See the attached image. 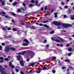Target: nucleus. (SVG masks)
Returning a JSON list of instances; mask_svg holds the SVG:
<instances>
[{
  "label": "nucleus",
  "instance_id": "nucleus-1",
  "mask_svg": "<svg viewBox=\"0 0 74 74\" xmlns=\"http://www.w3.org/2000/svg\"><path fill=\"white\" fill-rule=\"evenodd\" d=\"M5 70L4 69L2 68L1 65H0V72H1V74H7L5 73Z\"/></svg>",
  "mask_w": 74,
  "mask_h": 74
},
{
  "label": "nucleus",
  "instance_id": "nucleus-2",
  "mask_svg": "<svg viewBox=\"0 0 74 74\" xmlns=\"http://www.w3.org/2000/svg\"><path fill=\"white\" fill-rule=\"evenodd\" d=\"M62 25L64 27L66 28L68 27H71L72 26V25L71 24H62Z\"/></svg>",
  "mask_w": 74,
  "mask_h": 74
},
{
  "label": "nucleus",
  "instance_id": "nucleus-3",
  "mask_svg": "<svg viewBox=\"0 0 74 74\" xmlns=\"http://www.w3.org/2000/svg\"><path fill=\"white\" fill-rule=\"evenodd\" d=\"M53 23L54 24V25H62V24L61 23H58L56 21H54V22H53Z\"/></svg>",
  "mask_w": 74,
  "mask_h": 74
},
{
  "label": "nucleus",
  "instance_id": "nucleus-4",
  "mask_svg": "<svg viewBox=\"0 0 74 74\" xmlns=\"http://www.w3.org/2000/svg\"><path fill=\"white\" fill-rule=\"evenodd\" d=\"M20 63L22 67H24V63H23V61L22 60H21L20 62Z\"/></svg>",
  "mask_w": 74,
  "mask_h": 74
},
{
  "label": "nucleus",
  "instance_id": "nucleus-5",
  "mask_svg": "<svg viewBox=\"0 0 74 74\" xmlns=\"http://www.w3.org/2000/svg\"><path fill=\"white\" fill-rule=\"evenodd\" d=\"M10 51V49L8 48H6L4 50L5 52H8Z\"/></svg>",
  "mask_w": 74,
  "mask_h": 74
},
{
  "label": "nucleus",
  "instance_id": "nucleus-6",
  "mask_svg": "<svg viewBox=\"0 0 74 74\" xmlns=\"http://www.w3.org/2000/svg\"><path fill=\"white\" fill-rule=\"evenodd\" d=\"M34 53H31L27 55V56L28 57L29 56H34Z\"/></svg>",
  "mask_w": 74,
  "mask_h": 74
},
{
  "label": "nucleus",
  "instance_id": "nucleus-7",
  "mask_svg": "<svg viewBox=\"0 0 74 74\" xmlns=\"http://www.w3.org/2000/svg\"><path fill=\"white\" fill-rule=\"evenodd\" d=\"M16 58L18 60V61H19V60H20V59H21V56H16Z\"/></svg>",
  "mask_w": 74,
  "mask_h": 74
},
{
  "label": "nucleus",
  "instance_id": "nucleus-8",
  "mask_svg": "<svg viewBox=\"0 0 74 74\" xmlns=\"http://www.w3.org/2000/svg\"><path fill=\"white\" fill-rule=\"evenodd\" d=\"M36 63H37V62H36L34 63H31L30 64V66H34V65H35V64H36Z\"/></svg>",
  "mask_w": 74,
  "mask_h": 74
},
{
  "label": "nucleus",
  "instance_id": "nucleus-9",
  "mask_svg": "<svg viewBox=\"0 0 74 74\" xmlns=\"http://www.w3.org/2000/svg\"><path fill=\"white\" fill-rule=\"evenodd\" d=\"M36 5H37V6H40V4H41V3H40L38 5V1H36Z\"/></svg>",
  "mask_w": 74,
  "mask_h": 74
},
{
  "label": "nucleus",
  "instance_id": "nucleus-10",
  "mask_svg": "<svg viewBox=\"0 0 74 74\" xmlns=\"http://www.w3.org/2000/svg\"><path fill=\"white\" fill-rule=\"evenodd\" d=\"M24 41H25L26 43H27V44H29V41L27 40V39H25L24 40Z\"/></svg>",
  "mask_w": 74,
  "mask_h": 74
},
{
  "label": "nucleus",
  "instance_id": "nucleus-11",
  "mask_svg": "<svg viewBox=\"0 0 74 74\" xmlns=\"http://www.w3.org/2000/svg\"><path fill=\"white\" fill-rule=\"evenodd\" d=\"M49 68H50V67H44V68H43V70H44L45 69H46L47 70H49Z\"/></svg>",
  "mask_w": 74,
  "mask_h": 74
},
{
  "label": "nucleus",
  "instance_id": "nucleus-12",
  "mask_svg": "<svg viewBox=\"0 0 74 74\" xmlns=\"http://www.w3.org/2000/svg\"><path fill=\"white\" fill-rule=\"evenodd\" d=\"M25 53V51H24L23 52H20V53H18V54H20V55H23V54H24Z\"/></svg>",
  "mask_w": 74,
  "mask_h": 74
},
{
  "label": "nucleus",
  "instance_id": "nucleus-13",
  "mask_svg": "<svg viewBox=\"0 0 74 74\" xmlns=\"http://www.w3.org/2000/svg\"><path fill=\"white\" fill-rule=\"evenodd\" d=\"M54 15H55L54 16V17L55 18H57L58 17V15H56L57 14H58V13L57 12H56L54 13Z\"/></svg>",
  "mask_w": 74,
  "mask_h": 74
},
{
  "label": "nucleus",
  "instance_id": "nucleus-14",
  "mask_svg": "<svg viewBox=\"0 0 74 74\" xmlns=\"http://www.w3.org/2000/svg\"><path fill=\"white\" fill-rule=\"evenodd\" d=\"M55 41H56V42H60V40L57 39H55Z\"/></svg>",
  "mask_w": 74,
  "mask_h": 74
},
{
  "label": "nucleus",
  "instance_id": "nucleus-15",
  "mask_svg": "<svg viewBox=\"0 0 74 74\" xmlns=\"http://www.w3.org/2000/svg\"><path fill=\"white\" fill-rule=\"evenodd\" d=\"M28 45V44L26 43H24L22 44V45H23V46H27Z\"/></svg>",
  "mask_w": 74,
  "mask_h": 74
},
{
  "label": "nucleus",
  "instance_id": "nucleus-16",
  "mask_svg": "<svg viewBox=\"0 0 74 74\" xmlns=\"http://www.w3.org/2000/svg\"><path fill=\"white\" fill-rule=\"evenodd\" d=\"M71 19L72 20H74V16L71 15Z\"/></svg>",
  "mask_w": 74,
  "mask_h": 74
},
{
  "label": "nucleus",
  "instance_id": "nucleus-17",
  "mask_svg": "<svg viewBox=\"0 0 74 74\" xmlns=\"http://www.w3.org/2000/svg\"><path fill=\"white\" fill-rule=\"evenodd\" d=\"M12 37V36L11 35H9L6 38H8V39L9 38H11Z\"/></svg>",
  "mask_w": 74,
  "mask_h": 74
},
{
  "label": "nucleus",
  "instance_id": "nucleus-18",
  "mask_svg": "<svg viewBox=\"0 0 74 74\" xmlns=\"http://www.w3.org/2000/svg\"><path fill=\"white\" fill-rule=\"evenodd\" d=\"M2 0H0V1L1 2L2 5H3L4 4V1H2Z\"/></svg>",
  "mask_w": 74,
  "mask_h": 74
},
{
  "label": "nucleus",
  "instance_id": "nucleus-19",
  "mask_svg": "<svg viewBox=\"0 0 74 74\" xmlns=\"http://www.w3.org/2000/svg\"><path fill=\"white\" fill-rule=\"evenodd\" d=\"M43 26H44V27H47V28H49V26L47 25H43Z\"/></svg>",
  "mask_w": 74,
  "mask_h": 74
},
{
  "label": "nucleus",
  "instance_id": "nucleus-20",
  "mask_svg": "<svg viewBox=\"0 0 74 74\" xmlns=\"http://www.w3.org/2000/svg\"><path fill=\"white\" fill-rule=\"evenodd\" d=\"M2 14H3V16H4L5 15V13H4V12H1V13L0 15H2Z\"/></svg>",
  "mask_w": 74,
  "mask_h": 74
},
{
  "label": "nucleus",
  "instance_id": "nucleus-21",
  "mask_svg": "<svg viewBox=\"0 0 74 74\" xmlns=\"http://www.w3.org/2000/svg\"><path fill=\"white\" fill-rule=\"evenodd\" d=\"M29 7H30L31 8V7H33L34 6L32 4H29Z\"/></svg>",
  "mask_w": 74,
  "mask_h": 74
},
{
  "label": "nucleus",
  "instance_id": "nucleus-22",
  "mask_svg": "<svg viewBox=\"0 0 74 74\" xmlns=\"http://www.w3.org/2000/svg\"><path fill=\"white\" fill-rule=\"evenodd\" d=\"M6 27H7V30H11V28L10 27H7V26H6Z\"/></svg>",
  "mask_w": 74,
  "mask_h": 74
},
{
  "label": "nucleus",
  "instance_id": "nucleus-23",
  "mask_svg": "<svg viewBox=\"0 0 74 74\" xmlns=\"http://www.w3.org/2000/svg\"><path fill=\"white\" fill-rule=\"evenodd\" d=\"M11 50H12V51H15V49L13 47H11Z\"/></svg>",
  "mask_w": 74,
  "mask_h": 74
},
{
  "label": "nucleus",
  "instance_id": "nucleus-24",
  "mask_svg": "<svg viewBox=\"0 0 74 74\" xmlns=\"http://www.w3.org/2000/svg\"><path fill=\"white\" fill-rule=\"evenodd\" d=\"M2 30H7V29L5 27H3L2 28Z\"/></svg>",
  "mask_w": 74,
  "mask_h": 74
},
{
  "label": "nucleus",
  "instance_id": "nucleus-25",
  "mask_svg": "<svg viewBox=\"0 0 74 74\" xmlns=\"http://www.w3.org/2000/svg\"><path fill=\"white\" fill-rule=\"evenodd\" d=\"M72 50V49H71V48H70L68 49V51L69 52H70V51H71V50Z\"/></svg>",
  "mask_w": 74,
  "mask_h": 74
},
{
  "label": "nucleus",
  "instance_id": "nucleus-26",
  "mask_svg": "<svg viewBox=\"0 0 74 74\" xmlns=\"http://www.w3.org/2000/svg\"><path fill=\"white\" fill-rule=\"evenodd\" d=\"M36 73H38V74H39V73H41V71H36Z\"/></svg>",
  "mask_w": 74,
  "mask_h": 74
},
{
  "label": "nucleus",
  "instance_id": "nucleus-27",
  "mask_svg": "<svg viewBox=\"0 0 74 74\" xmlns=\"http://www.w3.org/2000/svg\"><path fill=\"white\" fill-rule=\"evenodd\" d=\"M17 4V3L16 2H14V3H13V5H16Z\"/></svg>",
  "mask_w": 74,
  "mask_h": 74
},
{
  "label": "nucleus",
  "instance_id": "nucleus-28",
  "mask_svg": "<svg viewBox=\"0 0 74 74\" xmlns=\"http://www.w3.org/2000/svg\"><path fill=\"white\" fill-rule=\"evenodd\" d=\"M50 34H53V33H54V31L50 32Z\"/></svg>",
  "mask_w": 74,
  "mask_h": 74
},
{
  "label": "nucleus",
  "instance_id": "nucleus-29",
  "mask_svg": "<svg viewBox=\"0 0 74 74\" xmlns=\"http://www.w3.org/2000/svg\"><path fill=\"white\" fill-rule=\"evenodd\" d=\"M10 66V67H11L12 66V63L11 62H10L9 63Z\"/></svg>",
  "mask_w": 74,
  "mask_h": 74
},
{
  "label": "nucleus",
  "instance_id": "nucleus-30",
  "mask_svg": "<svg viewBox=\"0 0 74 74\" xmlns=\"http://www.w3.org/2000/svg\"><path fill=\"white\" fill-rule=\"evenodd\" d=\"M71 55H72V53H68V55L69 56H71Z\"/></svg>",
  "mask_w": 74,
  "mask_h": 74
},
{
  "label": "nucleus",
  "instance_id": "nucleus-31",
  "mask_svg": "<svg viewBox=\"0 0 74 74\" xmlns=\"http://www.w3.org/2000/svg\"><path fill=\"white\" fill-rule=\"evenodd\" d=\"M34 0H32L31 1V2L32 3H34Z\"/></svg>",
  "mask_w": 74,
  "mask_h": 74
},
{
  "label": "nucleus",
  "instance_id": "nucleus-32",
  "mask_svg": "<svg viewBox=\"0 0 74 74\" xmlns=\"http://www.w3.org/2000/svg\"><path fill=\"white\" fill-rule=\"evenodd\" d=\"M5 60L6 61H8V60H9L8 59V58H5Z\"/></svg>",
  "mask_w": 74,
  "mask_h": 74
},
{
  "label": "nucleus",
  "instance_id": "nucleus-33",
  "mask_svg": "<svg viewBox=\"0 0 74 74\" xmlns=\"http://www.w3.org/2000/svg\"><path fill=\"white\" fill-rule=\"evenodd\" d=\"M60 40H61V41H64V40H63V39L62 38H60Z\"/></svg>",
  "mask_w": 74,
  "mask_h": 74
},
{
  "label": "nucleus",
  "instance_id": "nucleus-34",
  "mask_svg": "<svg viewBox=\"0 0 74 74\" xmlns=\"http://www.w3.org/2000/svg\"><path fill=\"white\" fill-rule=\"evenodd\" d=\"M56 59V57H55L54 58H52V59L53 60H55V59Z\"/></svg>",
  "mask_w": 74,
  "mask_h": 74
},
{
  "label": "nucleus",
  "instance_id": "nucleus-35",
  "mask_svg": "<svg viewBox=\"0 0 74 74\" xmlns=\"http://www.w3.org/2000/svg\"><path fill=\"white\" fill-rule=\"evenodd\" d=\"M16 72H19V70L18 69H16Z\"/></svg>",
  "mask_w": 74,
  "mask_h": 74
},
{
  "label": "nucleus",
  "instance_id": "nucleus-36",
  "mask_svg": "<svg viewBox=\"0 0 74 74\" xmlns=\"http://www.w3.org/2000/svg\"><path fill=\"white\" fill-rule=\"evenodd\" d=\"M65 62H70V60H65Z\"/></svg>",
  "mask_w": 74,
  "mask_h": 74
},
{
  "label": "nucleus",
  "instance_id": "nucleus-37",
  "mask_svg": "<svg viewBox=\"0 0 74 74\" xmlns=\"http://www.w3.org/2000/svg\"><path fill=\"white\" fill-rule=\"evenodd\" d=\"M55 72H56L55 70H53L52 71V73L54 74H55Z\"/></svg>",
  "mask_w": 74,
  "mask_h": 74
},
{
  "label": "nucleus",
  "instance_id": "nucleus-38",
  "mask_svg": "<svg viewBox=\"0 0 74 74\" xmlns=\"http://www.w3.org/2000/svg\"><path fill=\"white\" fill-rule=\"evenodd\" d=\"M5 17L6 18H10V17L8 16H5Z\"/></svg>",
  "mask_w": 74,
  "mask_h": 74
},
{
  "label": "nucleus",
  "instance_id": "nucleus-39",
  "mask_svg": "<svg viewBox=\"0 0 74 74\" xmlns=\"http://www.w3.org/2000/svg\"><path fill=\"white\" fill-rule=\"evenodd\" d=\"M4 67L5 68H7V67H8V66H7V65H4Z\"/></svg>",
  "mask_w": 74,
  "mask_h": 74
},
{
  "label": "nucleus",
  "instance_id": "nucleus-40",
  "mask_svg": "<svg viewBox=\"0 0 74 74\" xmlns=\"http://www.w3.org/2000/svg\"><path fill=\"white\" fill-rule=\"evenodd\" d=\"M43 69H41L40 68H39L38 70V71H39V70H43Z\"/></svg>",
  "mask_w": 74,
  "mask_h": 74
},
{
  "label": "nucleus",
  "instance_id": "nucleus-41",
  "mask_svg": "<svg viewBox=\"0 0 74 74\" xmlns=\"http://www.w3.org/2000/svg\"><path fill=\"white\" fill-rule=\"evenodd\" d=\"M47 22H48V21H43V23H47Z\"/></svg>",
  "mask_w": 74,
  "mask_h": 74
},
{
  "label": "nucleus",
  "instance_id": "nucleus-42",
  "mask_svg": "<svg viewBox=\"0 0 74 74\" xmlns=\"http://www.w3.org/2000/svg\"><path fill=\"white\" fill-rule=\"evenodd\" d=\"M0 50H2V46H0Z\"/></svg>",
  "mask_w": 74,
  "mask_h": 74
},
{
  "label": "nucleus",
  "instance_id": "nucleus-43",
  "mask_svg": "<svg viewBox=\"0 0 74 74\" xmlns=\"http://www.w3.org/2000/svg\"><path fill=\"white\" fill-rule=\"evenodd\" d=\"M12 14L14 16H15L16 15V14H15L14 12H12Z\"/></svg>",
  "mask_w": 74,
  "mask_h": 74
},
{
  "label": "nucleus",
  "instance_id": "nucleus-44",
  "mask_svg": "<svg viewBox=\"0 0 74 74\" xmlns=\"http://www.w3.org/2000/svg\"><path fill=\"white\" fill-rule=\"evenodd\" d=\"M39 25L40 26H43L44 25H43L42 24L40 23Z\"/></svg>",
  "mask_w": 74,
  "mask_h": 74
},
{
  "label": "nucleus",
  "instance_id": "nucleus-45",
  "mask_svg": "<svg viewBox=\"0 0 74 74\" xmlns=\"http://www.w3.org/2000/svg\"><path fill=\"white\" fill-rule=\"evenodd\" d=\"M62 69L63 70L66 68L65 67H62Z\"/></svg>",
  "mask_w": 74,
  "mask_h": 74
},
{
  "label": "nucleus",
  "instance_id": "nucleus-46",
  "mask_svg": "<svg viewBox=\"0 0 74 74\" xmlns=\"http://www.w3.org/2000/svg\"><path fill=\"white\" fill-rule=\"evenodd\" d=\"M63 17H64V18H66V17H67V16H66V15H64L63 16Z\"/></svg>",
  "mask_w": 74,
  "mask_h": 74
},
{
  "label": "nucleus",
  "instance_id": "nucleus-47",
  "mask_svg": "<svg viewBox=\"0 0 74 74\" xmlns=\"http://www.w3.org/2000/svg\"><path fill=\"white\" fill-rule=\"evenodd\" d=\"M47 41V40L46 39L44 41V43L45 44Z\"/></svg>",
  "mask_w": 74,
  "mask_h": 74
},
{
  "label": "nucleus",
  "instance_id": "nucleus-48",
  "mask_svg": "<svg viewBox=\"0 0 74 74\" xmlns=\"http://www.w3.org/2000/svg\"><path fill=\"white\" fill-rule=\"evenodd\" d=\"M20 73L21 74H24V73L23 72H22V71H20Z\"/></svg>",
  "mask_w": 74,
  "mask_h": 74
},
{
  "label": "nucleus",
  "instance_id": "nucleus-49",
  "mask_svg": "<svg viewBox=\"0 0 74 74\" xmlns=\"http://www.w3.org/2000/svg\"><path fill=\"white\" fill-rule=\"evenodd\" d=\"M0 59H1V60H3V57H0Z\"/></svg>",
  "mask_w": 74,
  "mask_h": 74
},
{
  "label": "nucleus",
  "instance_id": "nucleus-50",
  "mask_svg": "<svg viewBox=\"0 0 74 74\" xmlns=\"http://www.w3.org/2000/svg\"><path fill=\"white\" fill-rule=\"evenodd\" d=\"M64 8H68V6H65Z\"/></svg>",
  "mask_w": 74,
  "mask_h": 74
},
{
  "label": "nucleus",
  "instance_id": "nucleus-51",
  "mask_svg": "<svg viewBox=\"0 0 74 74\" xmlns=\"http://www.w3.org/2000/svg\"><path fill=\"white\" fill-rule=\"evenodd\" d=\"M18 35H21V33H20L19 31H18Z\"/></svg>",
  "mask_w": 74,
  "mask_h": 74
},
{
  "label": "nucleus",
  "instance_id": "nucleus-52",
  "mask_svg": "<svg viewBox=\"0 0 74 74\" xmlns=\"http://www.w3.org/2000/svg\"><path fill=\"white\" fill-rule=\"evenodd\" d=\"M13 30H14V31H16V29L14 28H13Z\"/></svg>",
  "mask_w": 74,
  "mask_h": 74
},
{
  "label": "nucleus",
  "instance_id": "nucleus-53",
  "mask_svg": "<svg viewBox=\"0 0 74 74\" xmlns=\"http://www.w3.org/2000/svg\"><path fill=\"white\" fill-rule=\"evenodd\" d=\"M47 6H45V10H46L47 9Z\"/></svg>",
  "mask_w": 74,
  "mask_h": 74
},
{
  "label": "nucleus",
  "instance_id": "nucleus-54",
  "mask_svg": "<svg viewBox=\"0 0 74 74\" xmlns=\"http://www.w3.org/2000/svg\"><path fill=\"white\" fill-rule=\"evenodd\" d=\"M11 21H12V22H13L14 23H15V21H14V20L12 19Z\"/></svg>",
  "mask_w": 74,
  "mask_h": 74
},
{
  "label": "nucleus",
  "instance_id": "nucleus-55",
  "mask_svg": "<svg viewBox=\"0 0 74 74\" xmlns=\"http://www.w3.org/2000/svg\"><path fill=\"white\" fill-rule=\"evenodd\" d=\"M51 38L52 40L53 41V40H54V39L53 38V37H51Z\"/></svg>",
  "mask_w": 74,
  "mask_h": 74
},
{
  "label": "nucleus",
  "instance_id": "nucleus-56",
  "mask_svg": "<svg viewBox=\"0 0 74 74\" xmlns=\"http://www.w3.org/2000/svg\"><path fill=\"white\" fill-rule=\"evenodd\" d=\"M46 47L47 48H48L49 47V45H46Z\"/></svg>",
  "mask_w": 74,
  "mask_h": 74
},
{
  "label": "nucleus",
  "instance_id": "nucleus-57",
  "mask_svg": "<svg viewBox=\"0 0 74 74\" xmlns=\"http://www.w3.org/2000/svg\"><path fill=\"white\" fill-rule=\"evenodd\" d=\"M59 8L60 9V10H62V8L60 6L59 7Z\"/></svg>",
  "mask_w": 74,
  "mask_h": 74
},
{
  "label": "nucleus",
  "instance_id": "nucleus-58",
  "mask_svg": "<svg viewBox=\"0 0 74 74\" xmlns=\"http://www.w3.org/2000/svg\"><path fill=\"white\" fill-rule=\"evenodd\" d=\"M18 12H20L21 11V9H18V10H17Z\"/></svg>",
  "mask_w": 74,
  "mask_h": 74
},
{
  "label": "nucleus",
  "instance_id": "nucleus-59",
  "mask_svg": "<svg viewBox=\"0 0 74 74\" xmlns=\"http://www.w3.org/2000/svg\"><path fill=\"white\" fill-rule=\"evenodd\" d=\"M57 38H58V39H60V37H59V36L57 37Z\"/></svg>",
  "mask_w": 74,
  "mask_h": 74
},
{
  "label": "nucleus",
  "instance_id": "nucleus-60",
  "mask_svg": "<svg viewBox=\"0 0 74 74\" xmlns=\"http://www.w3.org/2000/svg\"><path fill=\"white\" fill-rule=\"evenodd\" d=\"M3 60H2L1 61H0V63H3Z\"/></svg>",
  "mask_w": 74,
  "mask_h": 74
},
{
  "label": "nucleus",
  "instance_id": "nucleus-61",
  "mask_svg": "<svg viewBox=\"0 0 74 74\" xmlns=\"http://www.w3.org/2000/svg\"><path fill=\"white\" fill-rule=\"evenodd\" d=\"M23 5H24V6L25 7V5H26V4H25V3H23Z\"/></svg>",
  "mask_w": 74,
  "mask_h": 74
},
{
  "label": "nucleus",
  "instance_id": "nucleus-62",
  "mask_svg": "<svg viewBox=\"0 0 74 74\" xmlns=\"http://www.w3.org/2000/svg\"><path fill=\"white\" fill-rule=\"evenodd\" d=\"M61 4L62 5H64V3L63 2H61Z\"/></svg>",
  "mask_w": 74,
  "mask_h": 74
},
{
  "label": "nucleus",
  "instance_id": "nucleus-63",
  "mask_svg": "<svg viewBox=\"0 0 74 74\" xmlns=\"http://www.w3.org/2000/svg\"><path fill=\"white\" fill-rule=\"evenodd\" d=\"M2 45H3V46H4V45H5V44H4V43H2Z\"/></svg>",
  "mask_w": 74,
  "mask_h": 74
},
{
  "label": "nucleus",
  "instance_id": "nucleus-64",
  "mask_svg": "<svg viewBox=\"0 0 74 74\" xmlns=\"http://www.w3.org/2000/svg\"><path fill=\"white\" fill-rule=\"evenodd\" d=\"M12 68H14V65H12Z\"/></svg>",
  "mask_w": 74,
  "mask_h": 74
}]
</instances>
